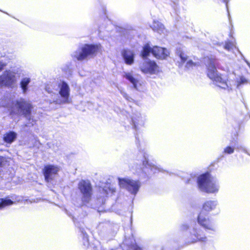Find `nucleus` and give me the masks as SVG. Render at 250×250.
Here are the masks:
<instances>
[{
	"label": "nucleus",
	"mask_w": 250,
	"mask_h": 250,
	"mask_svg": "<svg viewBox=\"0 0 250 250\" xmlns=\"http://www.w3.org/2000/svg\"><path fill=\"white\" fill-rule=\"evenodd\" d=\"M6 62L3 61L2 58L0 59V71H1L3 67L6 65Z\"/></svg>",
	"instance_id": "nucleus-31"
},
{
	"label": "nucleus",
	"mask_w": 250,
	"mask_h": 250,
	"mask_svg": "<svg viewBox=\"0 0 250 250\" xmlns=\"http://www.w3.org/2000/svg\"><path fill=\"white\" fill-rule=\"evenodd\" d=\"M192 181H195V179L194 178H192V179H189L188 180V183H189L190 182H192Z\"/></svg>",
	"instance_id": "nucleus-36"
},
{
	"label": "nucleus",
	"mask_w": 250,
	"mask_h": 250,
	"mask_svg": "<svg viewBox=\"0 0 250 250\" xmlns=\"http://www.w3.org/2000/svg\"><path fill=\"white\" fill-rule=\"evenodd\" d=\"M16 80V74L11 71H5L0 76V87L9 85Z\"/></svg>",
	"instance_id": "nucleus-13"
},
{
	"label": "nucleus",
	"mask_w": 250,
	"mask_h": 250,
	"mask_svg": "<svg viewBox=\"0 0 250 250\" xmlns=\"http://www.w3.org/2000/svg\"><path fill=\"white\" fill-rule=\"evenodd\" d=\"M100 191L102 194L101 195V197H102L105 196L109 193H113L115 192L116 189L113 185L107 184L104 188H100Z\"/></svg>",
	"instance_id": "nucleus-19"
},
{
	"label": "nucleus",
	"mask_w": 250,
	"mask_h": 250,
	"mask_svg": "<svg viewBox=\"0 0 250 250\" xmlns=\"http://www.w3.org/2000/svg\"><path fill=\"white\" fill-rule=\"evenodd\" d=\"M207 238L199 229H193L188 237L189 242L194 243L197 242H205Z\"/></svg>",
	"instance_id": "nucleus-12"
},
{
	"label": "nucleus",
	"mask_w": 250,
	"mask_h": 250,
	"mask_svg": "<svg viewBox=\"0 0 250 250\" xmlns=\"http://www.w3.org/2000/svg\"><path fill=\"white\" fill-rule=\"evenodd\" d=\"M78 188L82 194V200L83 205L89 203L92 195V187L89 182L81 181L78 184Z\"/></svg>",
	"instance_id": "nucleus-7"
},
{
	"label": "nucleus",
	"mask_w": 250,
	"mask_h": 250,
	"mask_svg": "<svg viewBox=\"0 0 250 250\" xmlns=\"http://www.w3.org/2000/svg\"><path fill=\"white\" fill-rule=\"evenodd\" d=\"M217 205V202L216 201H208L206 202L203 206L204 210L209 212L214 209Z\"/></svg>",
	"instance_id": "nucleus-21"
},
{
	"label": "nucleus",
	"mask_w": 250,
	"mask_h": 250,
	"mask_svg": "<svg viewBox=\"0 0 250 250\" xmlns=\"http://www.w3.org/2000/svg\"><path fill=\"white\" fill-rule=\"evenodd\" d=\"M58 83L56 82L50 84H47L45 86V90L51 95H54L56 97L57 93L58 92Z\"/></svg>",
	"instance_id": "nucleus-20"
},
{
	"label": "nucleus",
	"mask_w": 250,
	"mask_h": 250,
	"mask_svg": "<svg viewBox=\"0 0 250 250\" xmlns=\"http://www.w3.org/2000/svg\"><path fill=\"white\" fill-rule=\"evenodd\" d=\"M100 44H84L79 46L74 51L71 56L74 60L82 61L94 56L97 52L101 49Z\"/></svg>",
	"instance_id": "nucleus-2"
},
{
	"label": "nucleus",
	"mask_w": 250,
	"mask_h": 250,
	"mask_svg": "<svg viewBox=\"0 0 250 250\" xmlns=\"http://www.w3.org/2000/svg\"><path fill=\"white\" fill-rule=\"evenodd\" d=\"M247 80L243 76L240 77L239 79L237 80V87H239L241 85L247 83Z\"/></svg>",
	"instance_id": "nucleus-27"
},
{
	"label": "nucleus",
	"mask_w": 250,
	"mask_h": 250,
	"mask_svg": "<svg viewBox=\"0 0 250 250\" xmlns=\"http://www.w3.org/2000/svg\"><path fill=\"white\" fill-rule=\"evenodd\" d=\"M13 202L10 199H0V208L12 205Z\"/></svg>",
	"instance_id": "nucleus-24"
},
{
	"label": "nucleus",
	"mask_w": 250,
	"mask_h": 250,
	"mask_svg": "<svg viewBox=\"0 0 250 250\" xmlns=\"http://www.w3.org/2000/svg\"><path fill=\"white\" fill-rule=\"evenodd\" d=\"M16 138V134L13 132H10L6 134L4 137L5 142L11 143Z\"/></svg>",
	"instance_id": "nucleus-23"
},
{
	"label": "nucleus",
	"mask_w": 250,
	"mask_h": 250,
	"mask_svg": "<svg viewBox=\"0 0 250 250\" xmlns=\"http://www.w3.org/2000/svg\"><path fill=\"white\" fill-rule=\"evenodd\" d=\"M123 76L127 79L133 85V87L138 91H143L145 88L144 83L140 77H134L132 71L124 72Z\"/></svg>",
	"instance_id": "nucleus-9"
},
{
	"label": "nucleus",
	"mask_w": 250,
	"mask_h": 250,
	"mask_svg": "<svg viewBox=\"0 0 250 250\" xmlns=\"http://www.w3.org/2000/svg\"><path fill=\"white\" fill-rule=\"evenodd\" d=\"M145 160L143 162V166L146 168H149L153 173H156L157 171H162V169L151 163L148 162L147 158L144 156Z\"/></svg>",
	"instance_id": "nucleus-18"
},
{
	"label": "nucleus",
	"mask_w": 250,
	"mask_h": 250,
	"mask_svg": "<svg viewBox=\"0 0 250 250\" xmlns=\"http://www.w3.org/2000/svg\"><path fill=\"white\" fill-rule=\"evenodd\" d=\"M178 54L182 63H185L186 62H187L186 64V67L187 68L190 69L195 66L196 64L194 63L191 60L188 59V57L185 53L182 51H179L178 52Z\"/></svg>",
	"instance_id": "nucleus-16"
},
{
	"label": "nucleus",
	"mask_w": 250,
	"mask_h": 250,
	"mask_svg": "<svg viewBox=\"0 0 250 250\" xmlns=\"http://www.w3.org/2000/svg\"><path fill=\"white\" fill-rule=\"evenodd\" d=\"M43 171L45 181L51 182L58 174L60 168L54 165H48L44 167Z\"/></svg>",
	"instance_id": "nucleus-11"
},
{
	"label": "nucleus",
	"mask_w": 250,
	"mask_h": 250,
	"mask_svg": "<svg viewBox=\"0 0 250 250\" xmlns=\"http://www.w3.org/2000/svg\"><path fill=\"white\" fill-rule=\"evenodd\" d=\"M30 79L24 78L22 80L21 84L22 89L24 92H25L27 89L26 86L30 83Z\"/></svg>",
	"instance_id": "nucleus-25"
},
{
	"label": "nucleus",
	"mask_w": 250,
	"mask_h": 250,
	"mask_svg": "<svg viewBox=\"0 0 250 250\" xmlns=\"http://www.w3.org/2000/svg\"><path fill=\"white\" fill-rule=\"evenodd\" d=\"M7 165V161L3 157H0V175L2 174L3 168Z\"/></svg>",
	"instance_id": "nucleus-26"
},
{
	"label": "nucleus",
	"mask_w": 250,
	"mask_h": 250,
	"mask_svg": "<svg viewBox=\"0 0 250 250\" xmlns=\"http://www.w3.org/2000/svg\"><path fill=\"white\" fill-rule=\"evenodd\" d=\"M119 184L122 188H125L130 193L135 195L141 186L138 180H133L128 178H119Z\"/></svg>",
	"instance_id": "nucleus-6"
},
{
	"label": "nucleus",
	"mask_w": 250,
	"mask_h": 250,
	"mask_svg": "<svg viewBox=\"0 0 250 250\" xmlns=\"http://www.w3.org/2000/svg\"><path fill=\"white\" fill-rule=\"evenodd\" d=\"M216 61L213 58L208 59V63L207 64L208 71V76L220 87L226 89L229 87L227 83V78L223 77L219 74L216 70Z\"/></svg>",
	"instance_id": "nucleus-3"
},
{
	"label": "nucleus",
	"mask_w": 250,
	"mask_h": 250,
	"mask_svg": "<svg viewBox=\"0 0 250 250\" xmlns=\"http://www.w3.org/2000/svg\"><path fill=\"white\" fill-rule=\"evenodd\" d=\"M197 182L199 189L202 191L214 193L219 190V186L217 180L210 177L208 173L199 176Z\"/></svg>",
	"instance_id": "nucleus-1"
},
{
	"label": "nucleus",
	"mask_w": 250,
	"mask_h": 250,
	"mask_svg": "<svg viewBox=\"0 0 250 250\" xmlns=\"http://www.w3.org/2000/svg\"><path fill=\"white\" fill-rule=\"evenodd\" d=\"M188 229V226L186 224H183L180 227V229L182 231H185L187 230Z\"/></svg>",
	"instance_id": "nucleus-32"
},
{
	"label": "nucleus",
	"mask_w": 250,
	"mask_h": 250,
	"mask_svg": "<svg viewBox=\"0 0 250 250\" xmlns=\"http://www.w3.org/2000/svg\"><path fill=\"white\" fill-rule=\"evenodd\" d=\"M139 68L141 72L144 74H157L159 71V67L156 63L149 59H146L141 62Z\"/></svg>",
	"instance_id": "nucleus-8"
},
{
	"label": "nucleus",
	"mask_w": 250,
	"mask_h": 250,
	"mask_svg": "<svg viewBox=\"0 0 250 250\" xmlns=\"http://www.w3.org/2000/svg\"><path fill=\"white\" fill-rule=\"evenodd\" d=\"M198 223L206 229L215 231L216 226L214 222L209 219L203 211L200 212L198 217Z\"/></svg>",
	"instance_id": "nucleus-10"
},
{
	"label": "nucleus",
	"mask_w": 250,
	"mask_h": 250,
	"mask_svg": "<svg viewBox=\"0 0 250 250\" xmlns=\"http://www.w3.org/2000/svg\"><path fill=\"white\" fill-rule=\"evenodd\" d=\"M234 148L231 146H227L226 147L224 150V152L226 154H230L234 152Z\"/></svg>",
	"instance_id": "nucleus-28"
},
{
	"label": "nucleus",
	"mask_w": 250,
	"mask_h": 250,
	"mask_svg": "<svg viewBox=\"0 0 250 250\" xmlns=\"http://www.w3.org/2000/svg\"><path fill=\"white\" fill-rule=\"evenodd\" d=\"M15 107L18 109V113L24 115L27 117L30 115V105L25 101L22 100L18 102Z\"/></svg>",
	"instance_id": "nucleus-14"
},
{
	"label": "nucleus",
	"mask_w": 250,
	"mask_h": 250,
	"mask_svg": "<svg viewBox=\"0 0 250 250\" xmlns=\"http://www.w3.org/2000/svg\"><path fill=\"white\" fill-rule=\"evenodd\" d=\"M224 2L226 3V6L228 8V0H224Z\"/></svg>",
	"instance_id": "nucleus-37"
},
{
	"label": "nucleus",
	"mask_w": 250,
	"mask_h": 250,
	"mask_svg": "<svg viewBox=\"0 0 250 250\" xmlns=\"http://www.w3.org/2000/svg\"><path fill=\"white\" fill-rule=\"evenodd\" d=\"M150 27L153 30L157 31L160 34L164 33L165 29L163 24L158 21H154Z\"/></svg>",
	"instance_id": "nucleus-22"
},
{
	"label": "nucleus",
	"mask_w": 250,
	"mask_h": 250,
	"mask_svg": "<svg viewBox=\"0 0 250 250\" xmlns=\"http://www.w3.org/2000/svg\"><path fill=\"white\" fill-rule=\"evenodd\" d=\"M237 149L238 150H241L245 152H246V150L245 147L242 146H238L237 147Z\"/></svg>",
	"instance_id": "nucleus-34"
},
{
	"label": "nucleus",
	"mask_w": 250,
	"mask_h": 250,
	"mask_svg": "<svg viewBox=\"0 0 250 250\" xmlns=\"http://www.w3.org/2000/svg\"><path fill=\"white\" fill-rule=\"evenodd\" d=\"M151 53L153 56L161 59H166L169 54V52L166 48L154 46L151 48L148 44H146L143 47L142 52V56L143 58L147 57Z\"/></svg>",
	"instance_id": "nucleus-4"
},
{
	"label": "nucleus",
	"mask_w": 250,
	"mask_h": 250,
	"mask_svg": "<svg viewBox=\"0 0 250 250\" xmlns=\"http://www.w3.org/2000/svg\"><path fill=\"white\" fill-rule=\"evenodd\" d=\"M134 250H142L140 248H134Z\"/></svg>",
	"instance_id": "nucleus-38"
},
{
	"label": "nucleus",
	"mask_w": 250,
	"mask_h": 250,
	"mask_svg": "<svg viewBox=\"0 0 250 250\" xmlns=\"http://www.w3.org/2000/svg\"><path fill=\"white\" fill-rule=\"evenodd\" d=\"M233 45H234L232 42H227L225 44V48L226 50H229L233 47Z\"/></svg>",
	"instance_id": "nucleus-30"
},
{
	"label": "nucleus",
	"mask_w": 250,
	"mask_h": 250,
	"mask_svg": "<svg viewBox=\"0 0 250 250\" xmlns=\"http://www.w3.org/2000/svg\"><path fill=\"white\" fill-rule=\"evenodd\" d=\"M122 56L125 64L131 65L134 63L135 54L133 51L125 49L122 52Z\"/></svg>",
	"instance_id": "nucleus-15"
},
{
	"label": "nucleus",
	"mask_w": 250,
	"mask_h": 250,
	"mask_svg": "<svg viewBox=\"0 0 250 250\" xmlns=\"http://www.w3.org/2000/svg\"><path fill=\"white\" fill-rule=\"evenodd\" d=\"M123 96H124V97L126 99H127V100H129V97L128 96V95H127L126 93H124L123 94Z\"/></svg>",
	"instance_id": "nucleus-35"
},
{
	"label": "nucleus",
	"mask_w": 250,
	"mask_h": 250,
	"mask_svg": "<svg viewBox=\"0 0 250 250\" xmlns=\"http://www.w3.org/2000/svg\"><path fill=\"white\" fill-rule=\"evenodd\" d=\"M34 139L35 140V144L34 145V146L37 147L38 148H39L40 146H41V143L36 138H34Z\"/></svg>",
	"instance_id": "nucleus-33"
},
{
	"label": "nucleus",
	"mask_w": 250,
	"mask_h": 250,
	"mask_svg": "<svg viewBox=\"0 0 250 250\" xmlns=\"http://www.w3.org/2000/svg\"><path fill=\"white\" fill-rule=\"evenodd\" d=\"M83 244L85 246H87L89 245L88 235L86 233H83Z\"/></svg>",
	"instance_id": "nucleus-29"
},
{
	"label": "nucleus",
	"mask_w": 250,
	"mask_h": 250,
	"mask_svg": "<svg viewBox=\"0 0 250 250\" xmlns=\"http://www.w3.org/2000/svg\"><path fill=\"white\" fill-rule=\"evenodd\" d=\"M58 88H60L59 93L62 98H60L57 93L56 97L53 98L51 102L60 104L69 103L70 88L68 85L65 82H62L58 84Z\"/></svg>",
	"instance_id": "nucleus-5"
},
{
	"label": "nucleus",
	"mask_w": 250,
	"mask_h": 250,
	"mask_svg": "<svg viewBox=\"0 0 250 250\" xmlns=\"http://www.w3.org/2000/svg\"><path fill=\"white\" fill-rule=\"evenodd\" d=\"M145 118L140 113H137L132 118V121L135 128L139 126H143L145 123Z\"/></svg>",
	"instance_id": "nucleus-17"
}]
</instances>
